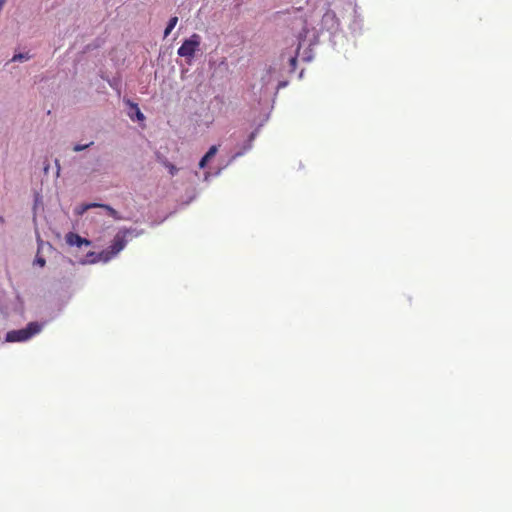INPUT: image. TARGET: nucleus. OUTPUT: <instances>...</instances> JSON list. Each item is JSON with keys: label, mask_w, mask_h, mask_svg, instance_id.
<instances>
[{"label": "nucleus", "mask_w": 512, "mask_h": 512, "mask_svg": "<svg viewBox=\"0 0 512 512\" xmlns=\"http://www.w3.org/2000/svg\"><path fill=\"white\" fill-rule=\"evenodd\" d=\"M42 330V325L38 322H30L23 329L7 332L5 340L7 342L27 341Z\"/></svg>", "instance_id": "obj_1"}, {"label": "nucleus", "mask_w": 512, "mask_h": 512, "mask_svg": "<svg viewBox=\"0 0 512 512\" xmlns=\"http://www.w3.org/2000/svg\"><path fill=\"white\" fill-rule=\"evenodd\" d=\"M127 233H129V230L119 231L115 235L111 245L98 254V259L107 262L122 251L127 243L125 239Z\"/></svg>", "instance_id": "obj_2"}, {"label": "nucleus", "mask_w": 512, "mask_h": 512, "mask_svg": "<svg viewBox=\"0 0 512 512\" xmlns=\"http://www.w3.org/2000/svg\"><path fill=\"white\" fill-rule=\"evenodd\" d=\"M201 44V36L193 33L188 39L184 40L182 45L178 48V55L185 58L194 57L196 51Z\"/></svg>", "instance_id": "obj_3"}, {"label": "nucleus", "mask_w": 512, "mask_h": 512, "mask_svg": "<svg viewBox=\"0 0 512 512\" xmlns=\"http://www.w3.org/2000/svg\"><path fill=\"white\" fill-rule=\"evenodd\" d=\"M340 21L336 16V13L328 9L321 19V28L330 32H335L339 29Z\"/></svg>", "instance_id": "obj_4"}, {"label": "nucleus", "mask_w": 512, "mask_h": 512, "mask_svg": "<svg viewBox=\"0 0 512 512\" xmlns=\"http://www.w3.org/2000/svg\"><path fill=\"white\" fill-rule=\"evenodd\" d=\"M66 243L70 246L81 247L82 245L90 246L92 242L86 238L81 237L80 235L69 232L65 236Z\"/></svg>", "instance_id": "obj_5"}, {"label": "nucleus", "mask_w": 512, "mask_h": 512, "mask_svg": "<svg viewBox=\"0 0 512 512\" xmlns=\"http://www.w3.org/2000/svg\"><path fill=\"white\" fill-rule=\"evenodd\" d=\"M178 23V17L177 16H173L169 19V22L164 30V37L166 38L170 33L171 31L175 28V26L177 25Z\"/></svg>", "instance_id": "obj_6"}, {"label": "nucleus", "mask_w": 512, "mask_h": 512, "mask_svg": "<svg viewBox=\"0 0 512 512\" xmlns=\"http://www.w3.org/2000/svg\"><path fill=\"white\" fill-rule=\"evenodd\" d=\"M98 207L105 209L107 211V213L109 214V216L113 217L114 219H116V220L120 219L118 212L113 207L106 205V204H99V203H98Z\"/></svg>", "instance_id": "obj_7"}, {"label": "nucleus", "mask_w": 512, "mask_h": 512, "mask_svg": "<svg viewBox=\"0 0 512 512\" xmlns=\"http://www.w3.org/2000/svg\"><path fill=\"white\" fill-rule=\"evenodd\" d=\"M98 207V203L82 204L76 208V214L83 215L87 210Z\"/></svg>", "instance_id": "obj_8"}, {"label": "nucleus", "mask_w": 512, "mask_h": 512, "mask_svg": "<svg viewBox=\"0 0 512 512\" xmlns=\"http://www.w3.org/2000/svg\"><path fill=\"white\" fill-rule=\"evenodd\" d=\"M127 103L131 106L132 109L135 110V115H136V118L140 121H143L145 119V116L144 114L140 111L139 107L137 104L135 103H132L130 101H127Z\"/></svg>", "instance_id": "obj_9"}, {"label": "nucleus", "mask_w": 512, "mask_h": 512, "mask_svg": "<svg viewBox=\"0 0 512 512\" xmlns=\"http://www.w3.org/2000/svg\"><path fill=\"white\" fill-rule=\"evenodd\" d=\"M218 151V147L216 145H213L209 148L207 153L204 155V157L209 161L211 158H213Z\"/></svg>", "instance_id": "obj_10"}, {"label": "nucleus", "mask_w": 512, "mask_h": 512, "mask_svg": "<svg viewBox=\"0 0 512 512\" xmlns=\"http://www.w3.org/2000/svg\"><path fill=\"white\" fill-rule=\"evenodd\" d=\"M93 145V142H90L88 144H85V145H81V144H76L74 147H73V150L75 152H80L82 150H85L86 148L90 147Z\"/></svg>", "instance_id": "obj_11"}, {"label": "nucleus", "mask_w": 512, "mask_h": 512, "mask_svg": "<svg viewBox=\"0 0 512 512\" xmlns=\"http://www.w3.org/2000/svg\"><path fill=\"white\" fill-rule=\"evenodd\" d=\"M29 58L30 57L27 54L19 53L13 56L12 61H23L28 60Z\"/></svg>", "instance_id": "obj_12"}, {"label": "nucleus", "mask_w": 512, "mask_h": 512, "mask_svg": "<svg viewBox=\"0 0 512 512\" xmlns=\"http://www.w3.org/2000/svg\"><path fill=\"white\" fill-rule=\"evenodd\" d=\"M165 166L168 168L169 173H170L172 176H174V175L177 173V171H178V169L176 168V166H175V165H173L172 163H169V162H168V163H166V164H165Z\"/></svg>", "instance_id": "obj_13"}, {"label": "nucleus", "mask_w": 512, "mask_h": 512, "mask_svg": "<svg viewBox=\"0 0 512 512\" xmlns=\"http://www.w3.org/2000/svg\"><path fill=\"white\" fill-rule=\"evenodd\" d=\"M289 63H290L291 69H292V70H295V69H296V66H297V56H292V57L289 59Z\"/></svg>", "instance_id": "obj_14"}, {"label": "nucleus", "mask_w": 512, "mask_h": 512, "mask_svg": "<svg viewBox=\"0 0 512 512\" xmlns=\"http://www.w3.org/2000/svg\"><path fill=\"white\" fill-rule=\"evenodd\" d=\"M35 264L39 265L40 267H44L46 264V260L43 257L37 256L35 259Z\"/></svg>", "instance_id": "obj_15"}, {"label": "nucleus", "mask_w": 512, "mask_h": 512, "mask_svg": "<svg viewBox=\"0 0 512 512\" xmlns=\"http://www.w3.org/2000/svg\"><path fill=\"white\" fill-rule=\"evenodd\" d=\"M208 160L203 156L202 159L199 162V168L203 169L206 167Z\"/></svg>", "instance_id": "obj_16"}]
</instances>
